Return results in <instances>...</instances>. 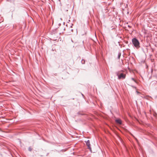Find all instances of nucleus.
Instances as JSON below:
<instances>
[{
  "mask_svg": "<svg viewBox=\"0 0 157 157\" xmlns=\"http://www.w3.org/2000/svg\"><path fill=\"white\" fill-rule=\"evenodd\" d=\"M132 42L134 46L136 48L140 47V43L139 41L136 38H134L132 40Z\"/></svg>",
  "mask_w": 157,
  "mask_h": 157,
  "instance_id": "f257e3e1",
  "label": "nucleus"
},
{
  "mask_svg": "<svg viewBox=\"0 0 157 157\" xmlns=\"http://www.w3.org/2000/svg\"><path fill=\"white\" fill-rule=\"evenodd\" d=\"M132 80L135 82H136V81L133 78H132Z\"/></svg>",
  "mask_w": 157,
  "mask_h": 157,
  "instance_id": "423d86ee",
  "label": "nucleus"
},
{
  "mask_svg": "<svg viewBox=\"0 0 157 157\" xmlns=\"http://www.w3.org/2000/svg\"><path fill=\"white\" fill-rule=\"evenodd\" d=\"M85 62V60H82V61H81V62H82V64H84V63Z\"/></svg>",
  "mask_w": 157,
  "mask_h": 157,
  "instance_id": "39448f33",
  "label": "nucleus"
},
{
  "mask_svg": "<svg viewBox=\"0 0 157 157\" xmlns=\"http://www.w3.org/2000/svg\"><path fill=\"white\" fill-rule=\"evenodd\" d=\"M117 75L118 76L119 79L121 78L124 79L125 78V75L122 73H120L119 72H118L117 74Z\"/></svg>",
  "mask_w": 157,
  "mask_h": 157,
  "instance_id": "f03ea898",
  "label": "nucleus"
},
{
  "mask_svg": "<svg viewBox=\"0 0 157 157\" xmlns=\"http://www.w3.org/2000/svg\"><path fill=\"white\" fill-rule=\"evenodd\" d=\"M115 121H116V122L117 123V124H121L122 121H121L120 119H116V120Z\"/></svg>",
  "mask_w": 157,
  "mask_h": 157,
  "instance_id": "20e7f679",
  "label": "nucleus"
},
{
  "mask_svg": "<svg viewBox=\"0 0 157 157\" xmlns=\"http://www.w3.org/2000/svg\"><path fill=\"white\" fill-rule=\"evenodd\" d=\"M86 145L87 146V147H88L89 149H91V148L90 147V142L89 140H88L86 142Z\"/></svg>",
  "mask_w": 157,
  "mask_h": 157,
  "instance_id": "7ed1b4c3",
  "label": "nucleus"
},
{
  "mask_svg": "<svg viewBox=\"0 0 157 157\" xmlns=\"http://www.w3.org/2000/svg\"><path fill=\"white\" fill-rule=\"evenodd\" d=\"M29 150L30 151H31L32 150L31 148H29Z\"/></svg>",
  "mask_w": 157,
  "mask_h": 157,
  "instance_id": "6e6552de",
  "label": "nucleus"
},
{
  "mask_svg": "<svg viewBox=\"0 0 157 157\" xmlns=\"http://www.w3.org/2000/svg\"><path fill=\"white\" fill-rule=\"evenodd\" d=\"M120 56H121V54L120 53L118 54V59L120 58Z\"/></svg>",
  "mask_w": 157,
  "mask_h": 157,
  "instance_id": "0eeeda50",
  "label": "nucleus"
}]
</instances>
